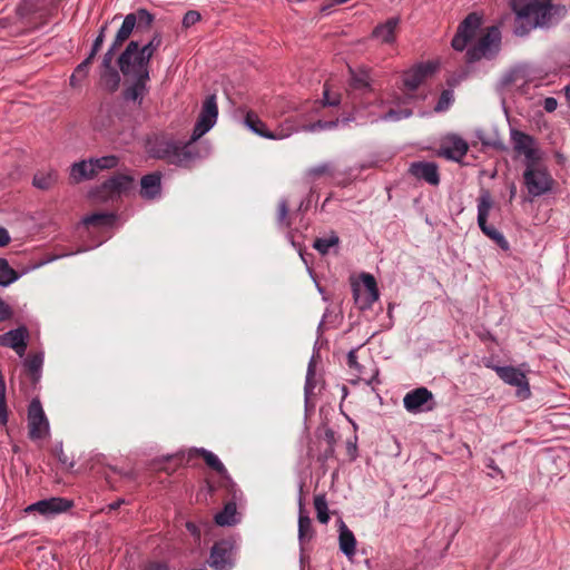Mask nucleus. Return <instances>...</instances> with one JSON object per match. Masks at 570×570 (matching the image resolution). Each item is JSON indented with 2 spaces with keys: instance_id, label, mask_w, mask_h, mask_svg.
Masks as SVG:
<instances>
[{
  "instance_id": "1",
  "label": "nucleus",
  "mask_w": 570,
  "mask_h": 570,
  "mask_svg": "<svg viewBox=\"0 0 570 570\" xmlns=\"http://www.w3.org/2000/svg\"><path fill=\"white\" fill-rule=\"evenodd\" d=\"M146 148L150 157L179 167H188L197 157L190 138L181 144L166 135H156L147 140Z\"/></svg>"
},
{
  "instance_id": "2",
  "label": "nucleus",
  "mask_w": 570,
  "mask_h": 570,
  "mask_svg": "<svg viewBox=\"0 0 570 570\" xmlns=\"http://www.w3.org/2000/svg\"><path fill=\"white\" fill-rule=\"evenodd\" d=\"M515 11L514 32L523 36L537 26L550 22L552 2H511Z\"/></svg>"
},
{
  "instance_id": "3",
  "label": "nucleus",
  "mask_w": 570,
  "mask_h": 570,
  "mask_svg": "<svg viewBox=\"0 0 570 570\" xmlns=\"http://www.w3.org/2000/svg\"><path fill=\"white\" fill-rule=\"evenodd\" d=\"M522 178L528 194L532 197H539L551 191L554 184V179L541 160L525 164Z\"/></svg>"
},
{
  "instance_id": "4",
  "label": "nucleus",
  "mask_w": 570,
  "mask_h": 570,
  "mask_svg": "<svg viewBox=\"0 0 570 570\" xmlns=\"http://www.w3.org/2000/svg\"><path fill=\"white\" fill-rule=\"evenodd\" d=\"M149 59L140 51L138 41H130L118 58L119 69L126 77L149 79Z\"/></svg>"
},
{
  "instance_id": "5",
  "label": "nucleus",
  "mask_w": 570,
  "mask_h": 570,
  "mask_svg": "<svg viewBox=\"0 0 570 570\" xmlns=\"http://www.w3.org/2000/svg\"><path fill=\"white\" fill-rule=\"evenodd\" d=\"M494 202L489 190L482 189L478 197V225L481 232L493 240L501 249L508 250L510 248L509 242L502 233L495 227L488 224V218Z\"/></svg>"
},
{
  "instance_id": "6",
  "label": "nucleus",
  "mask_w": 570,
  "mask_h": 570,
  "mask_svg": "<svg viewBox=\"0 0 570 570\" xmlns=\"http://www.w3.org/2000/svg\"><path fill=\"white\" fill-rule=\"evenodd\" d=\"M501 32L497 26L489 27L478 42L466 51V61L474 62L482 58L492 59L500 51Z\"/></svg>"
},
{
  "instance_id": "7",
  "label": "nucleus",
  "mask_w": 570,
  "mask_h": 570,
  "mask_svg": "<svg viewBox=\"0 0 570 570\" xmlns=\"http://www.w3.org/2000/svg\"><path fill=\"white\" fill-rule=\"evenodd\" d=\"M134 178L126 174H116L96 190L95 198L100 202H108L126 195L132 188Z\"/></svg>"
},
{
  "instance_id": "8",
  "label": "nucleus",
  "mask_w": 570,
  "mask_h": 570,
  "mask_svg": "<svg viewBox=\"0 0 570 570\" xmlns=\"http://www.w3.org/2000/svg\"><path fill=\"white\" fill-rule=\"evenodd\" d=\"M218 117V107L215 95H210L206 97L203 102L200 114L196 121V125L193 130V135L190 137L191 142H196L200 137H203L207 131H209L213 126L216 124Z\"/></svg>"
},
{
  "instance_id": "9",
  "label": "nucleus",
  "mask_w": 570,
  "mask_h": 570,
  "mask_svg": "<svg viewBox=\"0 0 570 570\" xmlns=\"http://www.w3.org/2000/svg\"><path fill=\"white\" fill-rule=\"evenodd\" d=\"M28 430L32 441L42 440L49 434V422L38 399L32 400L28 407Z\"/></svg>"
},
{
  "instance_id": "10",
  "label": "nucleus",
  "mask_w": 570,
  "mask_h": 570,
  "mask_svg": "<svg viewBox=\"0 0 570 570\" xmlns=\"http://www.w3.org/2000/svg\"><path fill=\"white\" fill-rule=\"evenodd\" d=\"M118 165V157L110 155L97 159L73 163V180L89 179L100 170L111 169Z\"/></svg>"
},
{
  "instance_id": "11",
  "label": "nucleus",
  "mask_w": 570,
  "mask_h": 570,
  "mask_svg": "<svg viewBox=\"0 0 570 570\" xmlns=\"http://www.w3.org/2000/svg\"><path fill=\"white\" fill-rule=\"evenodd\" d=\"M235 542L232 539L216 541L210 549L208 564L214 570H230L234 567Z\"/></svg>"
},
{
  "instance_id": "12",
  "label": "nucleus",
  "mask_w": 570,
  "mask_h": 570,
  "mask_svg": "<svg viewBox=\"0 0 570 570\" xmlns=\"http://www.w3.org/2000/svg\"><path fill=\"white\" fill-rule=\"evenodd\" d=\"M436 70V65L428 61L422 62L405 71L402 76V90L409 98H413L414 92L421 83L431 77Z\"/></svg>"
},
{
  "instance_id": "13",
  "label": "nucleus",
  "mask_w": 570,
  "mask_h": 570,
  "mask_svg": "<svg viewBox=\"0 0 570 570\" xmlns=\"http://www.w3.org/2000/svg\"><path fill=\"white\" fill-rule=\"evenodd\" d=\"M497 375L507 384L515 386V395L520 400H527L531 395L530 385L525 374L514 366H492Z\"/></svg>"
},
{
  "instance_id": "14",
  "label": "nucleus",
  "mask_w": 570,
  "mask_h": 570,
  "mask_svg": "<svg viewBox=\"0 0 570 570\" xmlns=\"http://www.w3.org/2000/svg\"><path fill=\"white\" fill-rule=\"evenodd\" d=\"M69 509H71V501L52 497L49 499H43L38 502H35L26 508L27 513H33L37 512L40 515L50 519L55 518L56 515L67 512Z\"/></svg>"
},
{
  "instance_id": "15",
  "label": "nucleus",
  "mask_w": 570,
  "mask_h": 570,
  "mask_svg": "<svg viewBox=\"0 0 570 570\" xmlns=\"http://www.w3.org/2000/svg\"><path fill=\"white\" fill-rule=\"evenodd\" d=\"M511 141L514 150L525 157V164L541 160L540 151L535 148V140L532 136L521 130L512 129Z\"/></svg>"
},
{
  "instance_id": "16",
  "label": "nucleus",
  "mask_w": 570,
  "mask_h": 570,
  "mask_svg": "<svg viewBox=\"0 0 570 570\" xmlns=\"http://www.w3.org/2000/svg\"><path fill=\"white\" fill-rule=\"evenodd\" d=\"M361 281L364 286L362 291L358 287L353 288V296L355 302L360 305L361 309L368 308L373 305L374 302L379 299V289L377 284L373 275L368 273H363L361 275Z\"/></svg>"
},
{
  "instance_id": "17",
  "label": "nucleus",
  "mask_w": 570,
  "mask_h": 570,
  "mask_svg": "<svg viewBox=\"0 0 570 570\" xmlns=\"http://www.w3.org/2000/svg\"><path fill=\"white\" fill-rule=\"evenodd\" d=\"M481 20L478 13L472 12L459 24L458 31L452 39V47L455 50H464L469 40L472 39L475 31L481 26Z\"/></svg>"
},
{
  "instance_id": "18",
  "label": "nucleus",
  "mask_w": 570,
  "mask_h": 570,
  "mask_svg": "<svg viewBox=\"0 0 570 570\" xmlns=\"http://www.w3.org/2000/svg\"><path fill=\"white\" fill-rule=\"evenodd\" d=\"M28 337V330L24 326H20L0 335V346L10 347L14 350L19 356H23Z\"/></svg>"
},
{
  "instance_id": "19",
  "label": "nucleus",
  "mask_w": 570,
  "mask_h": 570,
  "mask_svg": "<svg viewBox=\"0 0 570 570\" xmlns=\"http://www.w3.org/2000/svg\"><path fill=\"white\" fill-rule=\"evenodd\" d=\"M409 171L417 179H422L432 186L440 184L438 165L433 161H414L410 165Z\"/></svg>"
},
{
  "instance_id": "20",
  "label": "nucleus",
  "mask_w": 570,
  "mask_h": 570,
  "mask_svg": "<svg viewBox=\"0 0 570 570\" xmlns=\"http://www.w3.org/2000/svg\"><path fill=\"white\" fill-rule=\"evenodd\" d=\"M433 394L426 387H417L405 394L403 404L406 411L416 413L422 411V406L432 400Z\"/></svg>"
},
{
  "instance_id": "21",
  "label": "nucleus",
  "mask_w": 570,
  "mask_h": 570,
  "mask_svg": "<svg viewBox=\"0 0 570 570\" xmlns=\"http://www.w3.org/2000/svg\"><path fill=\"white\" fill-rule=\"evenodd\" d=\"M468 149L466 141L458 136L449 137L441 147L442 155L455 161H460L466 155Z\"/></svg>"
},
{
  "instance_id": "22",
  "label": "nucleus",
  "mask_w": 570,
  "mask_h": 570,
  "mask_svg": "<svg viewBox=\"0 0 570 570\" xmlns=\"http://www.w3.org/2000/svg\"><path fill=\"white\" fill-rule=\"evenodd\" d=\"M161 174L154 171L145 175L140 180V195L146 199H154L160 194L161 189Z\"/></svg>"
},
{
  "instance_id": "23",
  "label": "nucleus",
  "mask_w": 570,
  "mask_h": 570,
  "mask_svg": "<svg viewBox=\"0 0 570 570\" xmlns=\"http://www.w3.org/2000/svg\"><path fill=\"white\" fill-rule=\"evenodd\" d=\"M115 222V215L108 213H95L92 215L87 216L81 225L77 226V230L80 228H85L88 232L91 229H98L101 227L111 226Z\"/></svg>"
},
{
  "instance_id": "24",
  "label": "nucleus",
  "mask_w": 570,
  "mask_h": 570,
  "mask_svg": "<svg viewBox=\"0 0 570 570\" xmlns=\"http://www.w3.org/2000/svg\"><path fill=\"white\" fill-rule=\"evenodd\" d=\"M399 24V18H390L384 23L379 24L372 32V37L383 43H391L395 39V30Z\"/></svg>"
},
{
  "instance_id": "25",
  "label": "nucleus",
  "mask_w": 570,
  "mask_h": 570,
  "mask_svg": "<svg viewBox=\"0 0 570 570\" xmlns=\"http://www.w3.org/2000/svg\"><path fill=\"white\" fill-rule=\"evenodd\" d=\"M314 537V529L312 520L308 515L303 513V504L299 502V518H298V540L299 544L304 547Z\"/></svg>"
},
{
  "instance_id": "26",
  "label": "nucleus",
  "mask_w": 570,
  "mask_h": 570,
  "mask_svg": "<svg viewBox=\"0 0 570 570\" xmlns=\"http://www.w3.org/2000/svg\"><path fill=\"white\" fill-rule=\"evenodd\" d=\"M338 543L341 551L347 557L354 556L356 550V539L347 525L342 522L340 527Z\"/></svg>"
},
{
  "instance_id": "27",
  "label": "nucleus",
  "mask_w": 570,
  "mask_h": 570,
  "mask_svg": "<svg viewBox=\"0 0 570 570\" xmlns=\"http://www.w3.org/2000/svg\"><path fill=\"white\" fill-rule=\"evenodd\" d=\"M137 23V16L135 13H129L122 21L120 29L118 30L116 38L114 40V48H119L121 45L129 38L134 28Z\"/></svg>"
},
{
  "instance_id": "28",
  "label": "nucleus",
  "mask_w": 570,
  "mask_h": 570,
  "mask_svg": "<svg viewBox=\"0 0 570 570\" xmlns=\"http://www.w3.org/2000/svg\"><path fill=\"white\" fill-rule=\"evenodd\" d=\"M43 364V355L41 353L29 355L24 360V366L31 376V381L37 383L40 379L41 368Z\"/></svg>"
},
{
  "instance_id": "29",
  "label": "nucleus",
  "mask_w": 570,
  "mask_h": 570,
  "mask_svg": "<svg viewBox=\"0 0 570 570\" xmlns=\"http://www.w3.org/2000/svg\"><path fill=\"white\" fill-rule=\"evenodd\" d=\"M149 79L135 78L134 85L131 87L127 88L124 92L125 99L137 101L140 105L144 94L146 91V82Z\"/></svg>"
},
{
  "instance_id": "30",
  "label": "nucleus",
  "mask_w": 570,
  "mask_h": 570,
  "mask_svg": "<svg viewBox=\"0 0 570 570\" xmlns=\"http://www.w3.org/2000/svg\"><path fill=\"white\" fill-rule=\"evenodd\" d=\"M196 453L204 459V461L210 469L216 471L222 476L227 475V470L225 465L222 463V461L218 459L216 454L205 449H198L196 450Z\"/></svg>"
},
{
  "instance_id": "31",
  "label": "nucleus",
  "mask_w": 570,
  "mask_h": 570,
  "mask_svg": "<svg viewBox=\"0 0 570 570\" xmlns=\"http://www.w3.org/2000/svg\"><path fill=\"white\" fill-rule=\"evenodd\" d=\"M245 125L256 135L264 137L267 135L268 129L266 128L265 122H263L256 112L249 110L245 115L244 119Z\"/></svg>"
},
{
  "instance_id": "32",
  "label": "nucleus",
  "mask_w": 570,
  "mask_h": 570,
  "mask_svg": "<svg viewBox=\"0 0 570 570\" xmlns=\"http://www.w3.org/2000/svg\"><path fill=\"white\" fill-rule=\"evenodd\" d=\"M338 243H340L338 236L334 232H331L326 236L315 238L313 247L320 254L325 255L328 253L330 248L338 245Z\"/></svg>"
},
{
  "instance_id": "33",
  "label": "nucleus",
  "mask_w": 570,
  "mask_h": 570,
  "mask_svg": "<svg viewBox=\"0 0 570 570\" xmlns=\"http://www.w3.org/2000/svg\"><path fill=\"white\" fill-rule=\"evenodd\" d=\"M57 181V174L52 170L49 171H38L33 176L32 184L38 189H49L52 187Z\"/></svg>"
},
{
  "instance_id": "34",
  "label": "nucleus",
  "mask_w": 570,
  "mask_h": 570,
  "mask_svg": "<svg viewBox=\"0 0 570 570\" xmlns=\"http://www.w3.org/2000/svg\"><path fill=\"white\" fill-rule=\"evenodd\" d=\"M235 514L236 504L234 502H228L225 504L223 511L215 515V522L222 527L232 525L235 522Z\"/></svg>"
},
{
  "instance_id": "35",
  "label": "nucleus",
  "mask_w": 570,
  "mask_h": 570,
  "mask_svg": "<svg viewBox=\"0 0 570 570\" xmlns=\"http://www.w3.org/2000/svg\"><path fill=\"white\" fill-rule=\"evenodd\" d=\"M19 278V274L10 267L6 258H0V286H9Z\"/></svg>"
},
{
  "instance_id": "36",
  "label": "nucleus",
  "mask_w": 570,
  "mask_h": 570,
  "mask_svg": "<svg viewBox=\"0 0 570 570\" xmlns=\"http://www.w3.org/2000/svg\"><path fill=\"white\" fill-rule=\"evenodd\" d=\"M295 128L293 121L286 119L284 124L277 126L275 130H268L265 138L273 140H281L289 137L294 132Z\"/></svg>"
},
{
  "instance_id": "37",
  "label": "nucleus",
  "mask_w": 570,
  "mask_h": 570,
  "mask_svg": "<svg viewBox=\"0 0 570 570\" xmlns=\"http://www.w3.org/2000/svg\"><path fill=\"white\" fill-rule=\"evenodd\" d=\"M314 508L317 513V520L326 524L330 520L327 501L325 494H317L314 497Z\"/></svg>"
},
{
  "instance_id": "38",
  "label": "nucleus",
  "mask_w": 570,
  "mask_h": 570,
  "mask_svg": "<svg viewBox=\"0 0 570 570\" xmlns=\"http://www.w3.org/2000/svg\"><path fill=\"white\" fill-rule=\"evenodd\" d=\"M101 82L108 90L115 91L120 82L119 72L115 68L104 69L101 75Z\"/></svg>"
},
{
  "instance_id": "39",
  "label": "nucleus",
  "mask_w": 570,
  "mask_h": 570,
  "mask_svg": "<svg viewBox=\"0 0 570 570\" xmlns=\"http://www.w3.org/2000/svg\"><path fill=\"white\" fill-rule=\"evenodd\" d=\"M6 381L2 371L0 370V424L6 425L8 423V407L6 399Z\"/></svg>"
},
{
  "instance_id": "40",
  "label": "nucleus",
  "mask_w": 570,
  "mask_h": 570,
  "mask_svg": "<svg viewBox=\"0 0 570 570\" xmlns=\"http://www.w3.org/2000/svg\"><path fill=\"white\" fill-rule=\"evenodd\" d=\"M338 125V119L335 120H317L315 122L304 125L303 130L308 132H317L322 130H331L336 128Z\"/></svg>"
},
{
  "instance_id": "41",
  "label": "nucleus",
  "mask_w": 570,
  "mask_h": 570,
  "mask_svg": "<svg viewBox=\"0 0 570 570\" xmlns=\"http://www.w3.org/2000/svg\"><path fill=\"white\" fill-rule=\"evenodd\" d=\"M160 45L161 36L159 33H156L148 43H146L145 46H140V51L145 55L147 59L150 60L154 52L160 47Z\"/></svg>"
},
{
  "instance_id": "42",
  "label": "nucleus",
  "mask_w": 570,
  "mask_h": 570,
  "mask_svg": "<svg viewBox=\"0 0 570 570\" xmlns=\"http://www.w3.org/2000/svg\"><path fill=\"white\" fill-rule=\"evenodd\" d=\"M105 30H106V26L101 27L100 33L98 35V37L96 38V40L92 45L91 52H90L89 57L81 65L78 66V70H82V68L91 61V59L96 56V53L101 48V46L104 43Z\"/></svg>"
},
{
  "instance_id": "43",
  "label": "nucleus",
  "mask_w": 570,
  "mask_h": 570,
  "mask_svg": "<svg viewBox=\"0 0 570 570\" xmlns=\"http://www.w3.org/2000/svg\"><path fill=\"white\" fill-rule=\"evenodd\" d=\"M315 386H316L315 367H314L313 363L311 362L308 365V368H307V374H306V383H305L306 397H308L309 395H312L314 393Z\"/></svg>"
},
{
  "instance_id": "44",
  "label": "nucleus",
  "mask_w": 570,
  "mask_h": 570,
  "mask_svg": "<svg viewBox=\"0 0 570 570\" xmlns=\"http://www.w3.org/2000/svg\"><path fill=\"white\" fill-rule=\"evenodd\" d=\"M277 222L285 227H289L291 222L288 219V205L286 200H282L277 208Z\"/></svg>"
},
{
  "instance_id": "45",
  "label": "nucleus",
  "mask_w": 570,
  "mask_h": 570,
  "mask_svg": "<svg viewBox=\"0 0 570 570\" xmlns=\"http://www.w3.org/2000/svg\"><path fill=\"white\" fill-rule=\"evenodd\" d=\"M412 116L411 109H390L383 117L385 120H400Z\"/></svg>"
},
{
  "instance_id": "46",
  "label": "nucleus",
  "mask_w": 570,
  "mask_h": 570,
  "mask_svg": "<svg viewBox=\"0 0 570 570\" xmlns=\"http://www.w3.org/2000/svg\"><path fill=\"white\" fill-rule=\"evenodd\" d=\"M452 100V92L450 90H443L439 101L435 106V111H444L449 108Z\"/></svg>"
},
{
  "instance_id": "47",
  "label": "nucleus",
  "mask_w": 570,
  "mask_h": 570,
  "mask_svg": "<svg viewBox=\"0 0 570 570\" xmlns=\"http://www.w3.org/2000/svg\"><path fill=\"white\" fill-rule=\"evenodd\" d=\"M340 96L338 95H332L327 86H324V94H323V104L325 106H337L340 104Z\"/></svg>"
},
{
  "instance_id": "48",
  "label": "nucleus",
  "mask_w": 570,
  "mask_h": 570,
  "mask_svg": "<svg viewBox=\"0 0 570 570\" xmlns=\"http://www.w3.org/2000/svg\"><path fill=\"white\" fill-rule=\"evenodd\" d=\"M137 23L136 26L138 28L140 27H148L150 22L153 21V17L150 13H148L146 10H139L137 13Z\"/></svg>"
},
{
  "instance_id": "49",
  "label": "nucleus",
  "mask_w": 570,
  "mask_h": 570,
  "mask_svg": "<svg viewBox=\"0 0 570 570\" xmlns=\"http://www.w3.org/2000/svg\"><path fill=\"white\" fill-rule=\"evenodd\" d=\"M200 20V13L194 10L188 11L183 19V26L189 28Z\"/></svg>"
},
{
  "instance_id": "50",
  "label": "nucleus",
  "mask_w": 570,
  "mask_h": 570,
  "mask_svg": "<svg viewBox=\"0 0 570 570\" xmlns=\"http://www.w3.org/2000/svg\"><path fill=\"white\" fill-rule=\"evenodd\" d=\"M12 316L11 307L0 297V323Z\"/></svg>"
},
{
  "instance_id": "51",
  "label": "nucleus",
  "mask_w": 570,
  "mask_h": 570,
  "mask_svg": "<svg viewBox=\"0 0 570 570\" xmlns=\"http://www.w3.org/2000/svg\"><path fill=\"white\" fill-rule=\"evenodd\" d=\"M117 49L118 48H114V43H112L111 47L109 48V50L105 53L104 60H102L104 69H114L111 63H112L114 56H115V52Z\"/></svg>"
},
{
  "instance_id": "52",
  "label": "nucleus",
  "mask_w": 570,
  "mask_h": 570,
  "mask_svg": "<svg viewBox=\"0 0 570 570\" xmlns=\"http://www.w3.org/2000/svg\"><path fill=\"white\" fill-rule=\"evenodd\" d=\"M331 173H332V169L328 164H323V165H320V166H316V167H313L309 169V175H312L313 177H320L322 175L331 174Z\"/></svg>"
},
{
  "instance_id": "53",
  "label": "nucleus",
  "mask_w": 570,
  "mask_h": 570,
  "mask_svg": "<svg viewBox=\"0 0 570 570\" xmlns=\"http://www.w3.org/2000/svg\"><path fill=\"white\" fill-rule=\"evenodd\" d=\"M351 86L354 89H366L370 87V83L365 78L355 76L352 78Z\"/></svg>"
},
{
  "instance_id": "54",
  "label": "nucleus",
  "mask_w": 570,
  "mask_h": 570,
  "mask_svg": "<svg viewBox=\"0 0 570 570\" xmlns=\"http://www.w3.org/2000/svg\"><path fill=\"white\" fill-rule=\"evenodd\" d=\"M347 365H348L350 368H354V370H358L360 368V364L357 362L356 350H352L347 354Z\"/></svg>"
},
{
  "instance_id": "55",
  "label": "nucleus",
  "mask_w": 570,
  "mask_h": 570,
  "mask_svg": "<svg viewBox=\"0 0 570 570\" xmlns=\"http://www.w3.org/2000/svg\"><path fill=\"white\" fill-rule=\"evenodd\" d=\"M558 101L553 97H548L543 101V108L547 112H552L557 109Z\"/></svg>"
},
{
  "instance_id": "56",
  "label": "nucleus",
  "mask_w": 570,
  "mask_h": 570,
  "mask_svg": "<svg viewBox=\"0 0 570 570\" xmlns=\"http://www.w3.org/2000/svg\"><path fill=\"white\" fill-rule=\"evenodd\" d=\"M11 240V237L9 235V232L0 226V247L7 246Z\"/></svg>"
},
{
  "instance_id": "57",
  "label": "nucleus",
  "mask_w": 570,
  "mask_h": 570,
  "mask_svg": "<svg viewBox=\"0 0 570 570\" xmlns=\"http://www.w3.org/2000/svg\"><path fill=\"white\" fill-rule=\"evenodd\" d=\"M145 570H168V566L164 562H149Z\"/></svg>"
},
{
  "instance_id": "58",
  "label": "nucleus",
  "mask_w": 570,
  "mask_h": 570,
  "mask_svg": "<svg viewBox=\"0 0 570 570\" xmlns=\"http://www.w3.org/2000/svg\"><path fill=\"white\" fill-rule=\"evenodd\" d=\"M186 528L188 529V531L193 534V535H196V537H200V532L199 530L197 529L196 524L193 523V522H187L186 523Z\"/></svg>"
},
{
  "instance_id": "59",
  "label": "nucleus",
  "mask_w": 570,
  "mask_h": 570,
  "mask_svg": "<svg viewBox=\"0 0 570 570\" xmlns=\"http://www.w3.org/2000/svg\"><path fill=\"white\" fill-rule=\"evenodd\" d=\"M517 194V187L514 184H511L510 186V200H512L515 197Z\"/></svg>"
},
{
  "instance_id": "60",
  "label": "nucleus",
  "mask_w": 570,
  "mask_h": 570,
  "mask_svg": "<svg viewBox=\"0 0 570 570\" xmlns=\"http://www.w3.org/2000/svg\"><path fill=\"white\" fill-rule=\"evenodd\" d=\"M336 2H331V4L325 6L321 9L322 12L327 13V10L332 8Z\"/></svg>"
},
{
  "instance_id": "61",
  "label": "nucleus",
  "mask_w": 570,
  "mask_h": 570,
  "mask_svg": "<svg viewBox=\"0 0 570 570\" xmlns=\"http://www.w3.org/2000/svg\"><path fill=\"white\" fill-rule=\"evenodd\" d=\"M121 502L122 501H117V502L110 504L109 507H110L111 510H116V509H118L120 507Z\"/></svg>"
},
{
  "instance_id": "62",
  "label": "nucleus",
  "mask_w": 570,
  "mask_h": 570,
  "mask_svg": "<svg viewBox=\"0 0 570 570\" xmlns=\"http://www.w3.org/2000/svg\"><path fill=\"white\" fill-rule=\"evenodd\" d=\"M333 435H334V433L332 431H327L326 432V436L327 438L333 439Z\"/></svg>"
},
{
  "instance_id": "63",
  "label": "nucleus",
  "mask_w": 570,
  "mask_h": 570,
  "mask_svg": "<svg viewBox=\"0 0 570 570\" xmlns=\"http://www.w3.org/2000/svg\"><path fill=\"white\" fill-rule=\"evenodd\" d=\"M159 470L168 472L167 468H165V466L159 468Z\"/></svg>"
}]
</instances>
